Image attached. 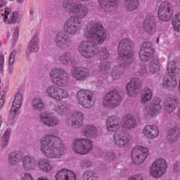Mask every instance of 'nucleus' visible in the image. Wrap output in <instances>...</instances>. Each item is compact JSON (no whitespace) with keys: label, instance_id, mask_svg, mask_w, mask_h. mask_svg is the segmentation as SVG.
Instances as JSON below:
<instances>
[{"label":"nucleus","instance_id":"nucleus-1","mask_svg":"<svg viewBox=\"0 0 180 180\" xmlns=\"http://www.w3.org/2000/svg\"><path fill=\"white\" fill-rule=\"evenodd\" d=\"M84 36L90 39L91 41H83L79 46V52L84 58H93L97 54L101 60H108L110 57V53L106 47L103 46L98 50L96 48L97 44H103L108 39V33L102 24L90 22L87 25Z\"/></svg>","mask_w":180,"mask_h":180},{"label":"nucleus","instance_id":"nucleus-2","mask_svg":"<svg viewBox=\"0 0 180 180\" xmlns=\"http://www.w3.org/2000/svg\"><path fill=\"white\" fill-rule=\"evenodd\" d=\"M62 7L66 13L73 15L66 20L63 24V31L69 36H75L82 29L81 19H84L89 13L88 7L82 3H77L75 0H63Z\"/></svg>","mask_w":180,"mask_h":180},{"label":"nucleus","instance_id":"nucleus-3","mask_svg":"<svg viewBox=\"0 0 180 180\" xmlns=\"http://www.w3.org/2000/svg\"><path fill=\"white\" fill-rule=\"evenodd\" d=\"M58 131L44 135L40 140V150L47 158H61L65 153V144L57 136Z\"/></svg>","mask_w":180,"mask_h":180},{"label":"nucleus","instance_id":"nucleus-4","mask_svg":"<svg viewBox=\"0 0 180 180\" xmlns=\"http://www.w3.org/2000/svg\"><path fill=\"white\" fill-rule=\"evenodd\" d=\"M133 41L130 39H124L119 43L118 56L127 65H130L133 63Z\"/></svg>","mask_w":180,"mask_h":180},{"label":"nucleus","instance_id":"nucleus-5","mask_svg":"<svg viewBox=\"0 0 180 180\" xmlns=\"http://www.w3.org/2000/svg\"><path fill=\"white\" fill-rule=\"evenodd\" d=\"M49 77L53 84L58 86H68L70 82V77L68 73L63 68L56 67L51 69Z\"/></svg>","mask_w":180,"mask_h":180},{"label":"nucleus","instance_id":"nucleus-6","mask_svg":"<svg viewBox=\"0 0 180 180\" xmlns=\"http://www.w3.org/2000/svg\"><path fill=\"white\" fill-rule=\"evenodd\" d=\"M77 102L84 109H91L95 105L96 97L95 93L91 90H79L76 96Z\"/></svg>","mask_w":180,"mask_h":180},{"label":"nucleus","instance_id":"nucleus-7","mask_svg":"<svg viewBox=\"0 0 180 180\" xmlns=\"http://www.w3.org/2000/svg\"><path fill=\"white\" fill-rule=\"evenodd\" d=\"M93 148L92 141L85 138L75 139L72 143V151L80 155H86Z\"/></svg>","mask_w":180,"mask_h":180},{"label":"nucleus","instance_id":"nucleus-8","mask_svg":"<svg viewBox=\"0 0 180 180\" xmlns=\"http://www.w3.org/2000/svg\"><path fill=\"white\" fill-rule=\"evenodd\" d=\"M167 168L168 163L167 160L164 158H158L150 165L149 175H150L152 178L158 179L164 176L165 172H167Z\"/></svg>","mask_w":180,"mask_h":180},{"label":"nucleus","instance_id":"nucleus-9","mask_svg":"<svg viewBox=\"0 0 180 180\" xmlns=\"http://www.w3.org/2000/svg\"><path fill=\"white\" fill-rule=\"evenodd\" d=\"M122 96L117 90H114L107 94L103 98V105L105 109H115L122 103Z\"/></svg>","mask_w":180,"mask_h":180},{"label":"nucleus","instance_id":"nucleus-10","mask_svg":"<svg viewBox=\"0 0 180 180\" xmlns=\"http://www.w3.org/2000/svg\"><path fill=\"white\" fill-rule=\"evenodd\" d=\"M150 155V149L143 146H137L132 150L131 160L136 165L143 164Z\"/></svg>","mask_w":180,"mask_h":180},{"label":"nucleus","instance_id":"nucleus-11","mask_svg":"<svg viewBox=\"0 0 180 180\" xmlns=\"http://www.w3.org/2000/svg\"><path fill=\"white\" fill-rule=\"evenodd\" d=\"M161 109H162L161 99L158 97H155L151 102L143 108V116H145L146 119H151V117H154Z\"/></svg>","mask_w":180,"mask_h":180},{"label":"nucleus","instance_id":"nucleus-12","mask_svg":"<svg viewBox=\"0 0 180 180\" xmlns=\"http://www.w3.org/2000/svg\"><path fill=\"white\" fill-rule=\"evenodd\" d=\"M46 94L51 99L54 101H63L70 96L68 91L61 89L60 86L52 84L48 86L46 89Z\"/></svg>","mask_w":180,"mask_h":180},{"label":"nucleus","instance_id":"nucleus-13","mask_svg":"<svg viewBox=\"0 0 180 180\" xmlns=\"http://www.w3.org/2000/svg\"><path fill=\"white\" fill-rule=\"evenodd\" d=\"M65 125L69 129H81L84 126V113L73 112L65 121Z\"/></svg>","mask_w":180,"mask_h":180},{"label":"nucleus","instance_id":"nucleus-14","mask_svg":"<svg viewBox=\"0 0 180 180\" xmlns=\"http://www.w3.org/2000/svg\"><path fill=\"white\" fill-rule=\"evenodd\" d=\"M114 144L118 148H127L131 141V136L124 131H116L113 135Z\"/></svg>","mask_w":180,"mask_h":180},{"label":"nucleus","instance_id":"nucleus-15","mask_svg":"<svg viewBox=\"0 0 180 180\" xmlns=\"http://www.w3.org/2000/svg\"><path fill=\"white\" fill-rule=\"evenodd\" d=\"M174 8L172 4L168 1H165L161 4L158 10V16L160 20L168 22L172 18Z\"/></svg>","mask_w":180,"mask_h":180},{"label":"nucleus","instance_id":"nucleus-16","mask_svg":"<svg viewBox=\"0 0 180 180\" xmlns=\"http://www.w3.org/2000/svg\"><path fill=\"white\" fill-rule=\"evenodd\" d=\"M89 69L85 67H74L71 70V77L76 81H85V79L89 78Z\"/></svg>","mask_w":180,"mask_h":180},{"label":"nucleus","instance_id":"nucleus-17","mask_svg":"<svg viewBox=\"0 0 180 180\" xmlns=\"http://www.w3.org/2000/svg\"><path fill=\"white\" fill-rule=\"evenodd\" d=\"M55 43L59 49L65 50L71 47L72 44V39L71 37L66 36L64 33L60 32H58L55 37Z\"/></svg>","mask_w":180,"mask_h":180},{"label":"nucleus","instance_id":"nucleus-18","mask_svg":"<svg viewBox=\"0 0 180 180\" xmlns=\"http://www.w3.org/2000/svg\"><path fill=\"white\" fill-rule=\"evenodd\" d=\"M143 29L147 34H154L157 32V22L153 13H148L143 22Z\"/></svg>","mask_w":180,"mask_h":180},{"label":"nucleus","instance_id":"nucleus-19","mask_svg":"<svg viewBox=\"0 0 180 180\" xmlns=\"http://www.w3.org/2000/svg\"><path fill=\"white\" fill-rule=\"evenodd\" d=\"M39 120L44 126H49V127H56V126H60V120L56 117L50 115V112H44L39 115Z\"/></svg>","mask_w":180,"mask_h":180},{"label":"nucleus","instance_id":"nucleus-20","mask_svg":"<svg viewBox=\"0 0 180 180\" xmlns=\"http://www.w3.org/2000/svg\"><path fill=\"white\" fill-rule=\"evenodd\" d=\"M154 54V48L151 42H144L140 48L139 57L141 61H148Z\"/></svg>","mask_w":180,"mask_h":180},{"label":"nucleus","instance_id":"nucleus-21","mask_svg":"<svg viewBox=\"0 0 180 180\" xmlns=\"http://www.w3.org/2000/svg\"><path fill=\"white\" fill-rule=\"evenodd\" d=\"M4 23L11 25V23H18L20 22L19 14L16 11L12 13V9L6 8L4 11L1 13Z\"/></svg>","mask_w":180,"mask_h":180},{"label":"nucleus","instance_id":"nucleus-22","mask_svg":"<svg viewBox=\"0 0 180 180\" xmlns=\"http://www.w3.org/2000/svg\"><path fill=\"white\" fill-rule=\"evenodd\" d=\"M100 8L107 13H112L117 9L119 0H98Z\"/></svg>","mask_w":180,"mask_h":180},{"label":"nucleus","instance_id":"nucleus-23","mask_svg":"<svg viewBox=\"0 0 180 180\" xmlns=\"http://www.w3.org/2000/svg\"><path fill=\"white\" fill-rule=\"evenodd\" d=\"M141 82L137 78L131 79V80L127 84V92L129 96L131 98L136 96L140 92Z\"/></svg>","mask_w":180,"mask_h":180},{"label":"nucleus","instance_id":"nucleus-24","mask_svg":"<svg viewBox=\"0 0 180 180\" xmlns=\"http://www.w3.org/2000/svg\"><path fill=\"white\" fill-rule=\"evenodd\" d=\"M143 134L148 140H154L160 136V129L157 125L148 124L143 127Z\"/></svg>","mask_w":180,"mask_h":180},{"label":"nucleus","instance_id":"nucleus-25","mask_svg":"<svg viewBox=\"0 0 180 180\" xmlns=\"http://www.w3.org/2000/svg\"><path fill=\"white\" fill-rule=\"evenodd\" d=\"M107 129L109 131H116L122 127L120 117L116 115L109 116L106 121Z\"/></svg>","mask_w":180,"mask_h":180},{"label":"nucleus","instance_id":"nucleus-26","mask_svg":"<svg viewBox=\"0 0 180 180\" xmlns=\"http://www.w3.org/2000/svg\"><path fill=\"white\" fill-rule=\"evenodd\" d=\"M37 160L35 157L26 155L22 158V168L25 171H33L37 168Z\"/></svg>","mask_w":180,"mask_h":180},{"label":"nucleus","instance_id":"nucleus-27","mask_svg":"<svg viewBox=\"0 0 180 180\" xmlns=\"http://www.w3.org/2000/svg\"><path fill=\"white\" fill-rule=\"evenodd\" d=\"M20 106H22V94L20 93H18L15 96V99L13 102V105L9 113L10 120H15V117H16V114L18 113V109H20Z\"/></svg>","mask_w":180,"mask_h":180},{"label":"nucleus","instance_id":"nucleus-28","mask_svg":"<svg viewBox=\"0 0 180 180\" xmlns=\"http://www.w3.org/2000/svg\"><path fill=\"white\" fill-rule=\"evenodd\" d=\"M130 65L126 64L122 60V63L121 65H115L111 71V77L114 81H117L123 77V74H124V68L129 67Z\"/></svg>","mask_w":180,"mask_h":180},{"label":"nucleus","instance_id":"nucleus-29","mask_svg":"<svg viewBox=\"0 0 180 180\" xmlns=\"http://www.w3.org/2000/svg\"><path fill=\"white\" fill-rule=\"evenodd\" d=\"M56 180H77V175L74 172L67 169H62L56 174Z\"/></svg>","mask_w":180,"mask_h":180},{"label":"nucleus","instance_id":"nucleus-30","mask_svg":"<svg viewBox=\"0 0 180 180\" xmlns=\"http://www.w3.org/2000/svg\"><path fill=\"white\" fill-rule=\"evenodd\" d=\"M39 50L40 46H39V37L37 35H34L30 41L25 54L27 57H30V54L37 53Z\"/></svg>","mask_w":180,"mask_h":180},{"label":"nucleus","instance_id":"nucleus-31","mask_svg":"<svg viewBox=\"0 0 180 180\" xmlns=\"http://www.w3.org/2000/svg\"><path fill=\"white\" fill-rule=\"evenodd\" d=\"M123 126L127 130H131L132 129H136L137 126V120L132 114H127L124 116L123 119Z\"/></svg>","mask_w":180,"mask_h":180},{"label":"nucleus","instance_id":"nucleus-32","mask_svg":"<svg viewBox=\"0 0 180 180\" xmlns=\"http://www.w3.org/2000/svg\"><path fill=\"white\" fill-rule=\"evenodd\" d=\"M23 160V154L18 150L11 152L8 155V163L10 165L16 167Z\"/></svg>","mask_w":180,"mask_h":180},{"label":"nucleus","instance_id":"nucleus-33","mask_svg":"<svg viewBox=\"0 0 180 180\" xmlns=\"http://www.w3.org/2000/svg\"><path fill=\"white\" fill-rule=\"evenodd\" d=\"M57 60L62 65H74V60L72 59V55L71 52H64L62 55L59 56Z\"/></svg>","mask_w":180,"mask_h":180},{"label":"nucleus","instance_id":"nucleus-34","mask_svg":"<svg viewBox=\"0 0 180 180\" xmlns=\"http://www.w3.org/2000/svg\"><path fill=\"white\" fill-rule=\"evenodd\" d=\"M165 110L171 114L178 106V100L175 98H168L164 101Z\"/></svg>","mask_w":180,"mask_h":180},{"label":"nucleus","instance_id":"nucleus-35","mask_svg":"<svg viewBox=\"0 0 180 180\" xmlns=\"http://www.w3.org/2000/svg\"><path fill=\"white\" fill-rule=\"evenodd\" d=\"M162 70V65L160 63L158 58L154 59L150 61L148 66V71L150 74H155V75H160Z\"/></svg>","mask_w":180,"mask_h":180},{"label":"nucleus","instance_id":"nucleus-36","mask_svg":"<svg viewBox=\"0 0 180 180\" xmlns=\"http://www.w3.org/2000/svg\"><path fill=\"white\" fill-rule=\"evenodd\" d=\"M38 167L41 171L49 174V172L53 171V165L46 158H40L37 162Z\"/></svg>","mask_w":180,"mask_h":180},{"label":"nucleus","instance_id":"nucleus-37","mask_svg":"<svg viewBox=\"0 0 180 180\" xmlns=\"http://www.w3.org/2000/svg\"><path fill=\"white\" fill-rule=\"evenodd\" d=\"M178 82L176 78H172L169 76L165 77L162 81V86L169 91H172L174 88H176Z\"/></svg>","mask_w":180,"mask_h":180},{"label":"nucleus","instance_id":"nucleus-38","mask_svg":"<svg viewBox=\"0 0 180 180\" xmlns=\"http://www.w3.org/2000/svg\"><path fill=\"white\" fill-rule=\"evenodd\" d=\"M82 134L85 136V137L94 139V137H96V136H98V129L92 124L86 125L84 127Z\"/></svg>","mask_w":180,"mask_h":180},{"label":"nucleus","instance_id":"nucleus-39","mask_svg":"<svg viewBox=\"0 0 180 180\" xmlns=\"http://www.w3.org/2000/svg\"><path fill=\"white\" fill-rule=\"evenodd\" d=\"M31 106L33 110H36L37 112H41L44 110V108H46V104H44V101L40 97H35L32 100Z\"/></svg>","mask_w":180,"mask_h":180},{"label":"nucleus","instance_id":"nucleus-40","mask_svg":"<svg viewBox=\"0 0 180 180\" xmlns=\"http://www.w3.org/2000/svg\"><path fill=\"white\" fill-rule=\"evenodd\" d=\"M180 129L174 127L173 129H169L167 134V140L170 143H175L179 139Z\"/></svg>","mask_w":180,"mask_h":180},{"label":"nucleus","instance_id":"nucleus-41","mask_svg":"<svg viewBox=\"0 0 180 180\" xmlns=\"http://www.w3.org/2000/svg\"><path fill=\"white\" fill-rule=\"evenodd\" d=\"M153 98V91L148 87L143 89L142 94H141V103L144 105L147 102H150Z\"/></svg>","mask_w":180,"mask_h":180},{"label":"nucleus","instance_id":"nucleus-42","mask_svg":"<svg viewBox=\"0 0 180 180\" xmlns=\"http://www.w3.org/2000/svg\"><path fill=\"white\" fill-rule=\"evenodd\" d=\"M140 5V0H124V6L130 12L136 11Z\"/></svg>","mask_w":180,"mask_h":180},{"label":"nucleus","instance_id":"nucleus-43","mask_svg":"<svg viewBox=\"0 0 180 180\" xmlns=\"http://www.w3.org/2000/svg\"><path fill=\"white\" fill-rule=\"evenodd\" d=\"M55 112L60 116H65L68 113V108L65 104H58L54 107Z\"/></svg>","mask_w":180,"mask_h":180},{"label":"nucleus","instance_id":"nucleus-44","mask_svg":"<svg viewBox=\"0 0 180 180\" xmlns=\"http://www.w3.org/2000/svg\"><path fill=\"white\" fill-rule=\"evenodd\" d=\"M167 71L172 75L173 76H176L179 74L180 72V69L179 68H177L176 64L174 62H169L167 65Z\"/></svg>","mask_w":180,"mask_h":180},{"label":"nucleus","instance_id":"nucleus-45","mask_svg":"<svg viewBox=\"0 0 180 180\" xmlns=\"http://www.w3.org/2000/svg\"><path fill=\"white\" fill-rule=\"evenodd\" d=\"M99 70L101 74H103L104 75L109 74V72H110V63L108 61L101 63L99 65Z\"/></svg>","mask_w":180,"mask_h":180},{"label":"nucleus","instance_id":"nucleus-46","mask_svg":"<svg viewBox=\"0 0 180 180\" xmlns=\"http://www.w3.org/2000/svg\"><path fill=\"white\" fill-rule=\"evenodd\" d=\"M83 180H98V176L91 170L85 171L82 176Z\"/></svg>","mask_w":180,"mask_h":180},{"label":"nucleus","instance_id":"nucleus-47","mask_svg":"<svg viewBox=\"0 0 180 180\" xmlns=\"http://www.w3.org/2000/svg\"><path fill=\"white\" fill-rule=\"evenodd\" d=\"M172 25L176 32H180V13L172 18Z\"/></svg>","mask_w":180,"mask_h":180},{"label":"nucleus","instance_id":"nucleus-48","mask_svg":"<svg viewBox=\"0 0 180 180\" xmlns=\"http://www.w3.org/2000/svg\"><path fill=\"white\" fill-rule=\"evenodd\" d=\"M80 167L82 168V169H86V168H91L92 165H94V163L92 162V160L88 158H84L81 160L79 163Z\"/></svg>","mask_w":180,"mask_h":180},{"label":"nucleus","instance_id":"nucleus-49","mask_svg":"<svg viewBox=\"0 0 180 180\" xmlns=\"http://www.w3.org/2000/svg\"><path fill=\"white\" fill-rule=\"evenodd\" d=\"M11 139V132L9 131H6L4 134L1 146V147H7L9 140Z\"/></svg>","mask_w":180,"mask_h":180},{"label":"nucleus","instance_id":"nucleus-50","mask_svg":"<svg viewBox=\"0 0 180 180\" xmlns=\"http://www.w3.org/2000/svg\"><path fill=\"white\" fill-rule=\"evenodd\" d=\"M105 160L106 161H115L117 158L116 153L113 151H108L104 155Z\"/></svg>","mask_w":180,"mask_h":180},{"label":"nucleus","instance_id":"nucleus-51","mask_svg":"<svg viewBox=\"0 0 180 180\" xmlns=\"http://www.w3.org/2000/svg\"><path fill=\"white\" fill-rule=\"evenodd\" d=\"M16 57V51H13L9 56L8 64L9 65H13L15 63V58Z\"/></svg>","mask_w":180,"mask_h":180},{"label":"nucleus","instance_id":"nucleus-52","mask_svg":"<svg viewBox=\"0 0 180 180\" xmlns=\"http://www.w3.org/2000/svg\"><path fill=\"white\" fill-rule=\"evenodd\" d=\"M6 95V91H1L0 92V109H1L2 106L5 105V96Z\"/></svg>","mask_w":180,"mask_h":180},{"label":"nucleus","instance_id":"nucleus-53","mask_svg":"<svg viewBox=\"0 0 180 180\" xmlns=\"http://www.w3.org/2000/svg\"><path fill=\"white\" fill-rule=\"evenodd\" d=\"M139 74L141 75H146L147 74V67L145 64H141L139 68Z\"/></svg>","mask_w":180,"mask_h":180},{"label":"nucleus","instance_id":"nucleus-54","mask_svg":"<svg viewBox=\"0 0 180 180\" xmlns=\"http://www.w3.org/2000/svg\"><path fill=\"white\" fill-rule=\"evenodd\" d=\"M128 180H144V177H143V176L141 174H135L129 176Z\"/></svg>","mask_w":180,"mask_h":180},{"label":"nucleus","instance_id":"nucleus-55","mask_svg":"<svg viewBox=\"0 0 180 180\" xmlns=\"http://www.w3.org/2000/svg\"><path fill=\"white\" fill-rule=\"evenodd\" d=\"M18 39H19V28L16 27L14 30L13 35V40L14 41H18Z\"/></svg>","mask_w":180,"mask_h":180},{"label":"nucleus","instance_id":"nucleus-56","mask_svg":"<svg viewBox=\"0 0 180 180\" xmlns=\"http://www.w3.org/2000/svg\"><path fill=\"white\" fill-rule=\"evenodd\" d=\"M174 172H179L180 171V162L176 161L174 165Z\"/></svg>","mask_w":180,"mask_h":180},{"label":"nucleus","instance_id":"nucleus-57","mask_svg":"<svg viewBox=\"0 0 180 180\" xmlns=\"http://www.w3.org/2000/svg\"><path fill=\"white\" fill-rule=\"evenodd\" d=\"M4 63H5V57L4 55L1 54L0 55V67L4 66Z\"/></svg>","mask_w":180,"mask_h":180},{"label":"nucleus","instance_id":"nucleus-58","mask_svg":"<svg viewBox=\"0 0 180 180\" xmlns=\"http://www.w3.org/2000/svg\"><path fill=\"white\" fill-rule=\"evenodd\" d=\"M6 4H8V1H6V0H0V8H4V6H6Z\"/></svg>","mask_w":180,"mask_h":180},{"label":"nucleus","instance_id":"nucleus-59","mask_svg":"<svg viewBox=\"0 0 180 180\" xmlns=\"http://www.w3.org/2000/svg\"><path fill=\"white\" fill-rule=\"evenodd\" d=\"M13 70H15V68H13V65H8V72H9V74H13Z\"/></svg>","mask_w":180,"mask_h":180},{"label":"nucleus","instance_id":"nucleus-60","mask_svg":"<svg viewBox=\"0 0 180 180\" xmlns=\"http://www.w3.org/2000/svg\"><path fill=\"white\" fill-rule=\"evenodd\" d=\"M37 180H50L47 176H39Z\"/></svg>","mask_w":180,"mask_h":180},{"label":"nucleus","instance_id":"nucleus-61","mask_svg":"<svg viewBox=\"0 0 180 180\" xmlns=\"http://www.w3.org/2000/svg\"><path fill=\"white\" fill-rule=\"evenodd\" d=\"M22 50V46H18L17 50H14L16 52V54H20Z\"/></svg>","mask_w":180,"mask_h":180},{"label":"nucleus","instance_id":"nucleus-62","mask_svg":"<svg viewBox=\"0 0 180 180\" xmlns=\"http://www.w3.org/2000/svg\"><path fill=\"white\" fill-rule=\"evenodd\" d=\"M102 84H103V82L102 81H100L98 83H96V85L97 86H99V85H102Z\"/></svg>","mask_w":180,"mask_h":180},{"label":"nucleus","instance_id":"nucleus-63","mask_svg":"<svg viewBox=\"0 0 180 180\" xmlns=\"http://www.w3.org/2000/svg\"><path fill=\"white\" fill-rule=\"evenodd\" d=\"M17 2L18 4H23V2H25V0H17Z\"/></svg>","mask_w":180,"mask_h":180},{"label":"nucleus","instance_id":"nucleus-64","mask_svg":"<svg viewBox=\"0 0 180 180\" xmlns=\"http://www.w3.org/2000/svg\"><path fill=\"white\" fill-rule=\"evenodd\" d=\"M80 2H89L91 0H79Z\"/></svg>","mask_w":180,"mask_h":180}]
</instances>
